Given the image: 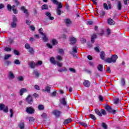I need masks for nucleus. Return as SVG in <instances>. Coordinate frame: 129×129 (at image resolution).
<instances>
[{
    "instance_id": "obj_1",
    "label": "nucleus",
    "mask_w": 129,
    "mask_h": 129,
    "mask_svg": "<svg viewBox=\"0 0 129 129\" xmlns=\"http://www.w3.org/2000/svg\"><path fill=\"white\" fill-rule=\"evenodd\" d=\"M100 57L102 60H104V61L106 63H115L116 62V60L118 59V56L116 54L112 55L110 58H107L104 59L105 57V53L104 51H101L100 54Z\"/></svg>"
},
{
    "instance_id": "obj_2",
    "label": "nucleus",
    "mask_w": 129,
    "mask_h": 129,
    "mask_svg": "<svg viewBox=\"0 0 129 129\" xmlns=\"http://www.w3.org/2000/svg\"><path fill=\"white\" fill-rule=\"evenodd\" d=\"M18 22V18L16 15L13 16V21L11 23V27L13 28H15L17 27V23Z\"/></svg>"
},
{
    "instance_id": "obj_3",
    "label": "nucleus",
    "mask_w": 129,
    "mask_h": 129,
    "mask_svg": "<svg viewBox=\"0 0 129 129\" xmlns=\"http://www.w3.org/2000/svg\"><path fill=\"white\" fill-rule=\"evenodd\" d=\"M26 102L28 103V104H33L34 102V99L33 98V97L31 96L30 95H28L27 96V97L26 98Z\"/></svg>"
},
{
    "instance_id": "obj_4",
    "label": "nucleus",
    "mask_w": 129,
    "mask_h": 129,
    "mask_svg": "<svg viewBox=\"0 0 129 129\" xmlns=\"http://www.w3.org/2000/svg\"><path fill=\"white\" fill-rule=\"evenodd\" d=\"M26 112L29 114H33L35 112V109L32 107H26Z\"/></svg>"
},
{
    "instance_id": "obj_5",
    "label": "nucleus",
    "mask_w": 129,
    "mask_h": 129,
    "mask_svg": "<svg viewBox=\"0 0 129 129\" xmlns=\"http://www.w3.org/2000/svg\"><path fill=\"white\" fill-rule=\"evenodd\" d=\"M116 2H117V4L116 6L117 10H118V11H121V9L122 8V5L121 4V1L116 0Z\"/></svg>"
},
{
    "instance_id": "obj_6",
    "label": "nucleus",
    "mask_w": 129,
    "mask_h": 129,
    "mask_svg": "<svg viewBox=\"0 0 129 129\" xmlns=\"http://www.w3.org/2000/svg\"><path fill=\"white\" fill-rule=\"evenodd\" d=\"M103 7L104 9L106 10V11H108L109 9V10H111L112 8L111 5L108 4L107 6V4L106 3H103Z\"/></svg>"
},
{
    "instance_id": "obj_7",
    "label": "nucleus",
    "mask_w": 129,
    "mask_h": 129,
    "mask_svg": "<svg viewBox=\"0 0 129 129\" xmlns=\"http://www.w3.org/2000/svg\"><path fill=\"white\" fill-rule=\"evenodd\" d=\"M60 102L61 104L64 105V106H66L68 108H69V105H67V102L65 100V98H62L60 100Z\"/></svg>"
},
{
    "instance_id": "obj_8",
    "label": "nucleus",
    "mask_w": 129,
    "mask_h": 129,
    "mask_svg": "<svg viewBox=\"0 0 129 129\" xmlns=\"http://www.w3.org/2000/svg\"><path fill=\"white\" fill-rule=\"evenodd\" d=\"M70 42H71L70 43L71 45H74V44H76V42H77V40L75 37H71L70 38Z\"/></svg>"
},
{
    "instance_id": "obj_9",
    "label": "nucleus",
    "mask_w": 129,
    "mask_h": 129,
    "mask_svg": "<svg viewBox=\"0 0 129 129\" xmlns=\"http://www.w3.org/2000/svg\"><path fill=\"white\" fill-rule=\"evenodd\" d=\"M15 8H16V5H13L12 6L11 4H8L7 6V11H8V12H12V10L13 9H15Z\"/></svg>"
},
{
    "instance_id": "obj_10",
    "label": "nucleus",
    "mask_w": 129,
    "mask_h": 129,
    "mask_svg": "<svg viewBox=\"0 0 129 129\" xmlns=\"http://www.w3.org/2000/svg\"><path fill=\"white\" fill-rule=\"evenodd\" d=\"M28 92V90L26 88H21L19 92V94L20 96H22L24 95V93H26Z\"/></svg>"
},
{
    "instance_id": "obj_11",
    "label": "nucleus",
    "mask_w": 129,
    "mask_h": 129,
    "mask_svg": "<svg viewBox=\"0 0 129 129\" xmlns=\"http://www.w3.org/2000/svg\"><path fill=\"white\" fill-rule=\"evenodd\" d=\"M107 23L108 25L111 26H114V25H115V22H114L113 20L110 18L108 19Z\"/></svg>"
},
{
    "instance_id": "obj_12",
    "label": "nucleus",
    "mask_w": 129,
    "mask_h": 129,
    "mask_svg": "<svg viewBox=\"0 0 129 129\" xmlns=\"http://www.w3.org/2000/svg\"><path fill=\"white\" fill-rule=\"evenodd\" d=\"M64 23L67 25V27H69L70 25L72 24V21L69 18H67L64 20Z\"/></svg>"
},
{
    "instance_id": "obj_13",
    "label": "nucleus",
    "mask_w": 129,
    "mask_h": 129,
    "mask_svg": "<svg viewBox=\"0 0 129 129\" xmlns=\"http://www.w3.org/2000/svg\"><path fill=\"white\" fill-rule=\"evenodd\" d=\"M83 84L85 86V87H90L91 83L88 80H85L83 83Z\"/></svg>"
},
{
    "instance_id": "obj_14",
    "label": "nucleus",
    "mask_w": 129,
    "mask_h": 129,
    "mask_svg": "<svg viewBox=\"0 0 129 129\" xmlns=\"http://www.w3.org/2000/svg\"><path fill=\"white\" fill-rule=\"evenodd\" d=\"M105 109L109 112V113H111V112L112 111V108H111V106L107 105H106L105 107Z\"/></svg>"
},
{
    "instance_id": "obj_15",
    "label": "nucleus",
    "mask_w": 129,
    "mask_h": 129,
    "mask_svg": "<svg viewBox=\"0 0 129 129\" xmlns=\"http://www.w3.org/2000/svg\"><path fill=\"white\" fill-rule=\"evenodd\" d=\"M29 66H30V68L34 69H35V67H36V66H37V63H35L34 61H30V62L29 63Z\"/></svg>"
},
{
    "instance_id": "obj_16",
    "label": "nucleus",
    "mask_w": 129,
    "mask_h": 129,
    "mask_svg": "<svg viewBox=\"0 0 129 129\" xmlns=\"http://www.w3.org/2000/svg\"><path fill=\"white\" fill-rule=\"evenodd\" d=\"M53 114H54L55 116L59 117L60 116V114L61 113V112L60 111L54 110L52 112Z\"/></svg>"
},
{
    "instance_id": "obj_17",
    "label": "nucleus",
    "mask_w": 129,
    "mask_h": 129,
    "mask_svg": "<svg viewBox=\"0 0 129 129\" xmlns=\"http://www.w3.org/2000/svg\"><path fill=\"white\" fill-rule=\"evenodd\" d=\"M45 15L47 16V17H48L49 20H50V21H53V20H54V17L51 16V14L50 13V12H46Z\"/></svg>"
},
{
    "instance_id": "obj_18",
    "label": "nucleus",
    "mask_w": 129,
    "mask_h": 129,
    "mask_svg": "<svg viewBox=\"0 0 129 129\" xmlns=\"http://www.w3.org/2000/svg\"><path fill=\"white\" fill-rule=\"evenodd\" d=\"M50 62L53 65H56V64H57V61L55 60V58H54V57H51L50 58Z\"/></svg>"
},
{
    "instance_id": "obj_19",
    "label": "nucleus",
    "mask_w": 129,
    "mask_h": 129,
    "mask_svg": "<svg viewBox=\"0 0 129 129\" xmlns=\"http://www.w3.org/2000/svg\"><path fill=\"white\" fill-rule=\"evenodd\" d=\"M96 38H97V36H96L95 34H93L91 36V43H92V44H94V42H95V39H96Z\"/></svg>"
},
{
    "instance_id": "obj_20",
    "label": "nucleus",
    "mask_w": 129,
    "mask_h": 129,
    "mask_svg": "<svg viewBox=\"0 0 129 129\" xmlns=\"http://www.w3.org/2000/svg\"><path fill=\"white\" fill-rule=\"evenodd\" d=\"M18 127L20 129H24L25 128V123L24 122H21L18 124Z\"/></svg>"
},
{
    "instance_id": "obj_21",
    "label": "nucleus",
    "mask_w": 129,
    "mask_h": 129,
    "mask_svg": "<svg viewBox=\"0 0 129 129\" xmlns=\"http://www.w3.org/2000/svg\"><path fill=\"white\" fill-rule=\"evenodd\" d=\"M72 119H71V118L66 119L63 121V124H68V123H70V122H72Z\"/></svg>"
},
{
    "instance_id": "obj_22",
    "label": "nucleus",
    "mask_w": 129,
    "mask_h": 129,
    "mask_svg": "<svg viewBox=\"0 0 129 129\" xmlns=\"http://www.w3.org/2000/svg\"><path fill=\"white\" fill-rule=\"evenodd\" d=\"M21 11H23V12L24 13V14H26V15L29 14V12H28V10L26 9L25 6L21 7Z\"/></svg>"
},
{
    "instance_id": "obj_23",
    "label": "nucleus",
    "mask_w": 129,
    "mask_h": 129,
    "mask_svg": "<svg viewBox=\"0 0 129 129\" xmlns=\"http://www.w3.org/2000/svg\"><path fill=\"white\" fill-rule=\"evenodd\" d=\"M102 68H103V66H102V64H99L98 65L97 69L100 72H102L103 71V70H102Z\"/></svg>"
},
{
    "instance_id": "obj_24",
    "label": "nucleus",
    "mask_w": 129,
    "mask_h": 129,
    "mask_svg": "<svg viewBox=\"0 0 129 129\" xmlns=\"http://www.w3.org/2000/svg\"><path fill=\"white\" fill-rule=\"evenodd\" d=\"M41 10L42 11H44V10H49V7L48 6V5L44 4L41 6Z\"/></svg>"
},
{
    "instance_id": "obj_25",
    "label": "nucleus",
    "mask_w": 129,
    "mask_h": 129,
    "mask_svg": "<svg viewBox=\"0 0 129 129\" xmlns=\"http://www.w3.org/2000/svg\"><path fill=\"white\" fill-rule=\"evenodd\" d=\"M95 112L97 115H99V116H102V114H101V111H99L98 109H95Z\"/></svg>"
},
{
    "instance_id": "obj_26",
    "label": "nucleus",
    "mask_w": 129,
    "mask_h": 129,
    "mask_svg": "<svg viewBox=\"0 0 129 129\" xmlns=\"http://www.w3.org/2000/svg\"><path fill=\"white\" fill-rule=\"evenodd\" d=\"M58 72L62 73V72H68V70L66 68H64L63 69H59L58 70Z\"/></svg>"
},
{
    "instance_id": "obj_27",
    "label": "nucleus",
    "mask_w": 129,
    "mask_h": 129,
    "mask_svg": "<svg viewBox=\"0 0 129 129\" xmlns=\"http://www.w3.org/2000/svg\"><path fill=\"white\" fill-rule=\"evenodd\" d=\"M99 15L101 18H103L105 16V11L102 10L99 12Z\"/></svg>"
},
{
    "instance_id": "obj_28",
    "label": "nucleus",
    "mask_w": 129,
    "mask_h": 129,
    "mask_svg": "<svg viewBox=\"0 0 129 129\" xmlns=\"http://www.w3.org/2000/svg\"><path fill=\"white\" fill-rule=\"evenodd\" d=\"M78 123H79V124H80L81 125H82L83 126H84L85 127H87V126H88L86 123H85L84 122L79 121Z\"/></svg>"
},
{
    "instance_id": "obj_29",
    "label": "nucleus",
    "mask_w": 129,
    "mask_h": 129,
    "mask_svg": "<svg viewBox=\"0 0 129 129\" xmlns=\"http://www.w3.org/2000/svg\"><path fill=\"white\" fill-rule=\"evenodd\" d=\"M44 108L45 106L42 104H40L38 106V109H39V110H44Z\"/></svg>"
},
{
    "instance_id": "obj_30",
    "label": "nucleus",
    "mask_w": 129,
    "mask_h": 129,
    "mask_svg": "<svg viewBox=\"0 0 129 129\" xmlns=\"http://www.w3.org/2000/svg\"><path fill=\"white\" fill-rule=\"evenodd\" d=\"M64 13L62 11H61V9H56V13L58 16H61V14H63Z\"/></svg>"
},
{
    "instance_id": "obj_31",
    "label": "nucleus",
    "mask_w": 129,
    "mask_h": 129,
    "mask_svg": "<svg viewBox=\"0 0 129 129\" xmlns=\"http://www.w3.org/2000/svg\"><path fill=\"white\" fill-rule=\"evenodd\" d=\"M51 43L53 46H55V45H57V44H58V41H57L56 39H52Z\"/></svg>"
},
{
    "instance_id": "obj_32",
    "label": "nucleus",
    "mask_w": 129,
    "mask_h": 129,
    "mask_svg": "<svg viewBox=\"0 0 129 129\" xmlns=\"http://www.w3.org/2000/svg\"><path fill=\"white\" fill-rule=\"evenodd\" d=\"M120 83L122 86H124L125 85V80H124V78H121L120 80Z\"/></svg>"
},
{
    "instance_id": "obj_33",
    "label": "nucleus",
    "mask_w": 129,
    "mask_h": 129,
    "mask_svg": "<svg viewBox=\"0 0 129 129\" xmlns=\"http://www.w3.org/2000/svg\"><path fill=\"white\" fill-rule=\"evenodd\" d=\"M28 50V52L31 55H34V48H33V47H30Z\"/></svg>"
},
{
    "instance_id": "obj_34",
    "label": "nucleus",
    "mask_w": 129,
    "mask_h": 129,
    "mask_svg": "<svg viewBox=\"0 0 129 129\" xmlns=\"http://www.w3.org/2000/svg\"><path fill=\"white\" fill-rule=\"evenodd\" d=\"M33 74H34L36 76V77H37V78H39V76H40V73H39L38 71H34Z\"/></svg>"
},
{
    "instance_id": "obj_35",
    "label": "nucleus",
    "mask_w": 129,
    "mask_h": 129,
    "mask_svg": "<svg viewBox=\"0 0 129 129\" xmlns=\"http://www.w3.org/2000/svg\"><path fill=\"white\" fill-rule=\"evenodd\" d=\"M45 91H47L48 93H50L51 91V87L47 86L45 87Z\"/></svg>"
},
{
    "instance_id": "obj_36",
    "label": "nucleus",
    "mask_w": 129,
    "mask_h": 129,
    "mask_svg": "<svg viewBox=\"0 0 129 129\" xmlns=\"http://www.w3.org/2000/svg\"><path fill=\"white\" fill-rule=\"evenodd\" d=\"M9 77L11 78L12 79H14L15 78V75H14V73L12 72H10L9 73Z\"/></svg>"
},
{
    "instance_id": "obj_37",
    "label": "nucleus",
    "mask_w": 129,
    "mask_h": 129,
    "mask_svg": "<svg viewBox=\"0 0 129 129\" xmlns=\"http://www.w3.org/2000/svg\"><path fill=\"white\" fill-rule=\"evenodd\" d=\"M90 117L93 120H96V117L92 114H90Z\"/></svg>"
},
{
    "instance_id": "obj_38",
    "label": "nucleus",
    "mask_w": 129,
    "mask_h": 129,
    "mask_svg": "<svg viewBox=\"0 0 129 129\" xmlns=\"http://www.w3.org/2000/svg\"><path fill=\"white\" fill-rule=\"evenodd\" d=\"M14 63L16 64V65H21V61H20L19 59H16L14 60Z\"/></svg>"
},
{
    "instance_id": "obj_39",
    "label": "nucleus",
    "mask_w": 129,
    "mask_h": 129,
    "mask_svg": "<svg viewBox=\"0 0 129 129\" xmlns=\"http://www.w3.org/2000/svg\"><path fill=\"white\" fill-rule=\"evenodd\" d=\"M102 127L104 129H107V125L104 122L102 123Z\"/></svg>"
},
{
    "instance_id": "obj_40",
    "label": "nucleus",
    "mask_w": 129,
    "mask_h": 129,
    "mask_svg": "<svg viewBox=\"0 0 129 129\" xmlns=\"http://www.w3.org/2000/svg\"><path fill=\"white\" fill-rule=\"evenodd\" d=\"M119 103V98H117L114 100V104H117Z\"/></svg>"
},
{
    "instance_id": "obj_41",
    "label": "nucleus",
    "mask_w": 129,
    "mask_h": 129,
    "mask_svg": "<svg viewBox=\"0 0 129 129\" xmlns=\"http://www.w3.org/2000/svg\"><path fill=\"white\" fill-rule=\"evenodd\" d=\"M11 57H12V55L11 54L5 55L4 57V60H8V59Z\"/></svg>"
},
{
    "instance_id": "obj_42",
    "label": "nucleus",
    "mask_w": 129,
    "mask_h": 129,
    "mask_svg": "<svg viewBox=\"0 0 129 129\" xmlns=\"http://www.w3.org/2000/svg\"><path fill=\"white\" fill-rule=\"evenodd\" d=\"M38 32L39 33V34H40L41 35H42V36H45V34H44V33H43V28H40L38 30Z\"/></svg>"
},
{
    "instance_id": "obj_43",
    "label": "nucleus",
    "mask_w": 129,
    "mask_h": 129,
    "mask_svg": "<svg viewBox=\"0 0 129 129\" xmlns=\"http://www.w3.org/2000/svg\"><path fill=\"white\" fill-rule=\"evenodd\" d=\"M6 107V105L4 104H0V110H4Z\"/></svg>"
},
{
    "instance_id": "obj_44",
    "label": "nucleus",
    "mask_w": 129,
    "mask_h": 129,
    "mask_svg": "<svg viewBox=\"0 0 129 129\" xmlns=\"http://www.w3.org/2000/svg\"><path fill=\"white\" fill-rule=\"evenodd\" d=\"M101 114H103V115H106V114H107L106 113V111H105V110L104 109L101 110Z\"/></svg>"
},
{
    "instance_id": "obj_45",
    "label": "nucleus",
    "mask_w": 129,
    "mask_h": 129,
    "mask_svg": "<svg viewBox=\"0 0 129 129\" xmlns=\"http://www.w3.org/2000/svg\"><path fill=\"white\" fill-rule=\"evenodd\" d=\"M10 112L11 113L10 117L12 118V117H13V116H14V110H13V109H10Z\"/></svg>"
},
{
    "instance_id": "obj_46",
    "label": "nucleus",
    "mask_w": 129,
    "mask_h": 129,
    "mask_svg": "<svg viewBox=\"0 0 129 129\" xmlns=\"http://www.w3.org/2000/svg\"><path fill=\"white\" fill-rule=\"evenodd\" d=\"M69 70L71 71V72H73V73H76V70L74 68H70L69 69Z\"/></svg>"
},
{
    "instance_id": "obj_47",
    "label": "nucleus",
    "mask_w": 129,
    "mask_h": 129,
    "mask_svg": "<svg viewBox=\"0 0 129 129\" xmlns=\"http://www.w3.org/2000/svg\"><path fill=\"white\" fill-rule=\"evenodd\" d=\"M57 8L60 10V9H62L63 8V4H61V3H58V4L57 5Z\"/></svg>"
},
{
    "instance_id": "obj_48",
    "label": "nucleus",
    "mask_w": 129,
    "mask_h": 129,
    "mask_svg": "<svg viewBox=\"0 0 129 129\" xmlns=\"http://www.w3.org/2000/svg\"><path fill=\"white\" fill-rule=\"evenodd\" d=\"M72 53H77V48H76V47H74L72 49Z\"/></svg>"
},
{
    "instance_id": "obj_49",
    "label": "nucleus",
    "mask_w": 129,
    "mask_h": 129,
    "mask_svg": "<svg viewBox=\"0 0 129 129\" xmlns=\"http://www.w3.org/2000/svg\"><path fill=\"white\" fill-rule=\"evenodd\" d=\"M28 119L29 121H35V118H34V117H29Z\"/></svg>"
},
{
    "instance_id": "obj_50",
    "label": "nucleus",
    "mask_w": 129,
    "mask_h": 129,
    "mask_svg": "<svg viewBox=\"0 0 129 129\" xmlns=\"http://www.w3.org/2000/svg\"><path fill=\"white\" fill-rule=\"evenodd\" d=\"M14 53L15 55H17V56H19V55H20V52L18 50H14Z\"/></svg>"
},
{
    "instance_id": "obj_51",
    "label": "nucleus",
    "mask_w": 129,
    "mask_h": 129,
    "mask_svg": "<svg viewBox=\"0 0 129 129\" xmlns=\"http://www.w3.org/2000/svg\"><path fill=\"white\" fill-rule=\"evenodd\" d=\"M25 48H26L27 50H29V49L31 48V46L28 43H26Z\"/></svg>"
},
{
    "instance_id": "obj_52",
    "label": "nucleus",
    "mask_w": 129,
    "mask_h": 129,
    "mask_svg": "<svg viewBox=\"0 0 129 129\" xmlns=\"http://www.w3.org/2000/svg\"><path fill=\"white\" fill-rule=\"evenodd\" d=\"M5 51H6V52H11V51H12V48L10 47H5Z\"/></svg>"
},
{
    "instance_id": "obj_53",
    "label": "nucleus",
    "mask_w": 129,
    "mask_h": 129,
    "mask_svg": "<svg viewBox=\"0 0 129 129\" xmlns=\"http://www.w3.org/2000/svg\"><path fill=\"white\" fill-rule=\"evenodd\" d=\"M41 116L42 117H43V118H47V117H48L46 113H43V114L41 115Z\"/></svg>"
},
{
    "instance_id": "obj_54",
    "label": "nucleus",
    "mask_w": 129,
    "mask_h": 129,
    "mask_svg": "<svg viewBox=\"0 0 129 129\" xmlns=\"http://www.w3.org/2000/svg\"><path fill=\"white\" fill-rule=\"evenodd\" d=\"M44 37L43 38V42H47L48 41V38H47V37H46V35H43Z\"/></svg>"
},
{
    "instance_id": "obj_55",
    "label": "nucleus",
    "mask_w": 129,
    "mask_h": 129,
    "mask_svg": "<svg viewBox=\"0 0 129 129\" xmlns=\"http://www.w3.org/2000/svg\"><path fill=\"white\" fill-rule=\"evenodd\" d=\"M18 81H24V78L22 76L19 77L17 78Z\"/></svg>"
},
{
    "instance_id": "obj_56",
    "label": "nucleus",
    "mask_w": 129,
    "mask_h": 129,
    "mask_svg": "<svg viewBox=\"0 0 129 129\" xmlns=\"http://www.w3.org/2000/svg\"><path fill=\"white\" fill-rule=\"evenodd\" d=\"M51 2H52L53 4H54V5H59V2L57 0H51Z\"/></svg>"
},
{
    "instance_id": "obj_57",
    "label": "nucleus",
    "mask_w": 129,
    "mask_h": 129,
    "mask_svg": "<svg viewBox=\"0 0 129 129\" xmlns=\"http://www.w3.org/2000/svg\"><path fill=\"white\" fill-rule=\"evenodd\" d=\"M104 34V31H103V30H101V32L98 34V35H99V36H103Z\"/></svg>"
},
{
    "instance_id": "obj_58",
    "label": "nucleus",
    "mask_w": 129,
    "mask_h": 129,
    "mask_svg": "<svg viewBox=\"0 0 129 129\" xmlns=\"http://www.w3.org/2000/svg\"><path fill=\"white\" fill-rule=\"evenodd\" d=\"M59 54H64V50L62 49H59L58 51Z\"/></svg>"
},
{
    "instance_id": "obj_59",
    "label": "nucleus",
    "mask_w": 129,
    "mask_h": 129,
    "mask_svg": "<svg viewBox=\"0 0 129 129\" xmlns=\"http://www.w3.org/2000/svg\"><path fill=\"white\" fill-rule=\"evenodd\" d=\"M57 60H58V61H62V56L60 55H57L56 57Z\"/></svg>"
},
{
    "instance_id": "obj_60",
    "label": "nucleus",
    "mask_w": 129,
    "mask_h": 129,
    "mask_svg": "<svg viewBox=\"0 0 129 129\" xmlns=\"http://www.w3.org/2000/svg\"><path fill=\"white\" fill-rule=\"evenodd\" d=\"M26 23L27 24V25H28V26H30L31 24H32V22L30 21V20H26Z\"/></svg>"
},
{
    "instance_id": "obj_61",
    "label": "nucleus",
    "mask_w": 129,
    "mask_h": 129,
    "mask_svg": "<svg viewBox=\"0 0 129 129\" xmlns=\"http://www.w3.org/2000/svg\"><path fill=\"white\" fill-rule=\"evenodd\" d=\"M3 111L4 112H9V107L7 106L5 109H4Z\"/></svg>"
},
{
    "instance_id": "obj_62",
    "label": "nucleus",
    "mask_w": 129,
    "mask_h": 129,
    "mask_svg": "<svg viewBox=\"0 0 129 129\" xmlns=\"http://www.w3.org/2000/svg\"><path fill=\"white\" fill-rule=\"evenodd\" d=\"M106 71L107 72H108V73H111V70H110V67H107Z\"/></svg>"
},
{
    "instance_id": "obj_63",
    "label": "nucleus",
    "mask_w": 129,
    "mask_h": 129,
    "mask_svg": "<svg viewBox=\"0 0 129 129\" xmlns=\"http://www.w3.org/2000/svg\"><path fill=\"white\" fill-rule=\"evenodd\" d=\"M34 88L36 90H40V87H39L38 85H35L34 86Z\"/></svg>"
},
{
    "instance_id": "obj_64",
    "label": "nucleus",
    "mask_w": 129,
    "mask_h": 129,
    "mask_svg": "<svg viewBox=\"0 0 129 129\" xmlns=\"http://www.w3.org/2000/svg\"><path fill=\"white\" fill-rule=\"evenodd\" d=\"M14 14H15V15H17L18 14V10L16 9H13L12 10Z\"/></svg>"
}]
</instances>
